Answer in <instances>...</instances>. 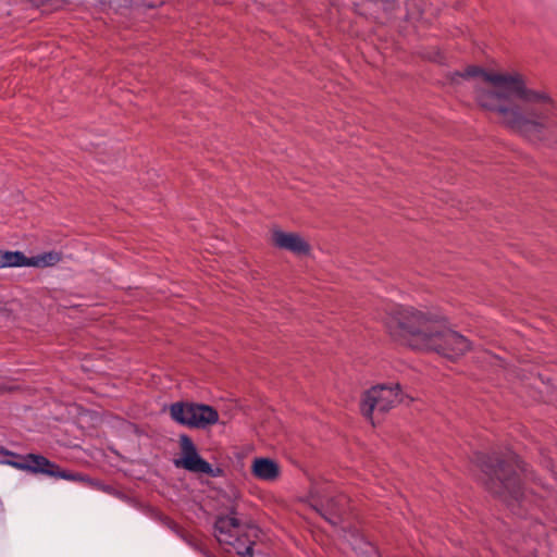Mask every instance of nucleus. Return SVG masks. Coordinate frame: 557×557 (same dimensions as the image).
<instances>
[{"instance_id":"obj_10","label":"nucleus","mask_w":557,"mask_h":557,"mask_svg":"<svg viewBox=\"0 0 557 557\" xmlns=\"http://www.w3.org/2000/svg\"><path fill=\"white\" fill-rule=\"evenodd\" d=\"M251 473L261 481L271 482L280 476L281 468L273 459L259 457L252 460Z\"/></svg>"},{"instance_id":"obj_2","label":"nucleus","mask_w":557,"mask_h":557,"mask_svg":"<svg viewBox=\"0 0 557 557\" xmlns=\"http://www.w3.org/2000/svg\"><path fill=\"white\" fill-rule=\"evenodd\" d=\"M384 324L393 341L416 350H432L455 359L470 348L466 337L449 330L438 314L429 311L392 306Z\"/></svg>"},{"instance_id":"obj_6","label":"nucleus","mask_w":557,"mask_h":557,"mask_svg":"<svg viewBox=\"0 0 557 557\" xmlns=\"http://www.w3.org/2000/svg\"><path fill=\"white\" fill-rule=\"evenodd\" d=\"M271 240L275 247L287 250L297 257H306L311 252V245L299 233L275 228L272 231Z\"/></svg>"},{"instance_id":"obj_14","label":"nucleus","mask_w":557,"mask_h":557,"mask_svg":"<svg viewBox=\"0 0 557 557\" xmlns=\"http://www.w3.org/2000/svg\"><path fill=\"white\" fill-rule=\"evenodd\" d=\"M232 547L235 548L237 554L240 555L242 557H252L251 544L244 547V545L242 544L240 537H239L238 542H235V546H232Z\"/></svg>"},{"instance_id":"obj_13","label":"nucleus","mask_w":557,"mask_h":557,"mask_svg":"<svg viewBox=\"0 0 557 557\" xmlns=\"http://www.w3.org/2000/svg\"><path fill=\"white\" fill-rule=\"evenodd\" d=\"M24 253L20 251H1L0 250V268L5 267H23Z\"/></svg>"},{"instance_id":"obj_17","label":"nucleus","mask_w":557,"mask_h":557,"mask_svg":"<svg viewBox=\"0 0 557 557\" xmlns=\"http://www.w3.org/2000/svg\"><path fill=\"white\" fill-rule=\"evenodd\" d=\"M0 455H3V456H11V457H17L16 454L8 450L7 448H4L3 446L0 445Z\"/></svg>"},{"instance_id":"obj_15","label":"nucleus","mask_w":557,"mask_h":557,"mask_svg":"<svg viewBox=\"0 0 557 557\" xmlns=\"http://www.w3.org/2000/svg\"><path fill=\"white\" fill-rule=\"evenodd\" d=\"M335 507H337V503H335L334 500H331L330 504L327 505V508L325 509V512H323V516L325 517V519L332 524L338 523V519L336 517H333V513H332V510Z\"/></svg>"},{"instance_id":"obj_16","label":"nucleus","mask_w":557,"mask_h":557,"mask_svg":"<svg viewBox=\"0 0 557 557\" xmlns=\"http://www.w3.org/2000/svg\"><path fill=\"white\" fill-rule=\"evenodd\" d=\"M52 476L53 478H61V479H65V480H70V481L77 480V475L70 474V473H66L64 471H61L59 468H58V474H53Z\"/></svg>"},{"instance_id":"obj_11","label":"nucleus","mask_w":557,"mask_h":557,"mask_svg":"<svg viewBox=\"0 0 557 557\" xmlns=\"http://www.w3.org/2000/svg\"><path fill=\"white\" fill-rule=\"evenodd\" d=\"M60 261V255L55 251L44 252L32 258L24 255L23 267L46 268L57 264Z\"/></svg>"},{"instance_id":"obj_8","label":"nucleus","mask_w":557,"mask_h":557,"mask_svg":"<svg viewBox=\"0 0 557 557\" xmlns=\"http://www.w3.org/2000/svg\"><path fill=\"white\" fill-rule=\"evenodd\" d=\"M495 475L496 479H491L488 488L496 495L504 497L506 500L507 498L519 500L522 495L519 480L516 476L505 478V470L503 467L495 470Z\"/></svg>"},{"instance_id":"obj_12","label":"nucleus","mask_w":557,"mask_h":557,"mask_svg":"<svg viewBox=\"0 0 557 557\" xmlns=\"http://www.w3.org/2000/svg\"><path fill=\"white\" fill-rule=\"evenodd\" d=\"M347 541L359 554L368 555L369 557H377L375 548L368 541H366L363 535L360 533L356 531L349 532Z\"/></svg>"},{"instance_id":"obj_9","label":"nucleus","mask_w":557,"mask_h":557,"mask_svg":"<svg viewBox=\"0 0 557 557\" xmlns=\"http://www.w3.org/2000/svg\"><path fill=\"white\" fill-rule=\"evenodd\" d=\"M218 542L226 546H235L239 541V522L234 517H220L214 525Z\"/></svg>"},{"instance_id":"obj_3","label":"nucleus","mask_w":557,"mask_h":557,"mask_svg":"<svg viewBox=\"0 0 557 557\" xmlns=\"http://www.w3.org/2000/svg\"><path fill=\"white\" fill-rule=\"evenodd\" d=\"M171 418L185 426L205 429L219 420V414L211 406L193 403H175L170 407Z\"/></svg>"},{"instance_id":"obj_4","label":"nucleus","mask_w":557,"mask_h":557,"mask_svg":"<svg viewBox=\"0 0 557 557\" xmlns=\"http://www.w3.org/2000/svg\"><path fill=\"white\" fill-rule=\"evenodd\" d=\"M400 400L398 384H380L363 394L360 409L364 417L372 419L374 412L384 413Z\"/></svg>"},{"instance_id":"obj_5","label":"nucleus","mask_w":557,"mask_h":557,"mask_svg":"<svg viewBox=\"0 0 557 557\" xmlns=\"http://www.w3.org/2000/svg\"><path fill=\"white\" fill-rule=\"evenodd\" d=\"M181 457L174 461L177 468L201 474H213L212 466L200 457L194 443L187 435L180 437Z\"/></svg>"},{"instance_id":"obj_1","label":"nucleus","mask_w":557,"mask_h":557,"mask_svg":"<svg viewBox=\"0 0 557 557\" xmlns=\"http://www.w3.org/2000/svg\"><path fill=\"white\" fill-rule=\"evenodd\" d=\"M456 75L480 77L483 84L476 95L480 106L497 112L507 126L523 136L541 138L556 128V102L547 92L528 88L520 74L469 66Z\"/></svg>"},{"instance_id":"obj_7","label":"nucleus","mask_w":557,"mask_h":557,"mask_svg":"<svg viewBox=\"0 0 557 557\" xmlns=\"http://www.w3.org/2000/svg\"><path fill=\"white\" fill-rule=\"evenodd\" d=\"M0 463L11 466L18 470H26L35 473H44L49 476L58 474V467L40 455L29 454L21 457L20 460H2Z\"/></svg>"}]
</instances>
